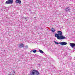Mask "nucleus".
<instances>
[{"label": "nucleus", "mask_w": 75, "mask_h": 75, "mask_svg": "<svg viewBox=\"0 0 75 75\" xmlns=\"http://www.w3.org/2000/svg\"><path fill=\"white\" fill-rule=\"evenodd\" d=\"M30 75H40V74L38 71L34 69L31 71L30 74Z\"/></svg>", "instance_id": "1"}, {"label": "nucleus", "mask_w": 75, "mask_h": 75, "mask_svg": "<svg viewBox=\"0 0 75 75\" xmlns=\"http://www.w3.org/2000/svg\"><path fill=\"white\" fill-rule=\"evenodd\" d=\"M61 35H62V32L61 31L57 32V33L55 34V37H57V38H58L59 37H60Z\"/></svg>", "instance_id": "2"}, {"label": "nucleus", "mask_w": 75, "mask_h": 75, "mask_svg": "<svg viewBox=\"0 0 75 75\" xmlns=\"http://www.w3.org/2000/svg\"><path fill=\"white\" fill-rule=\"evenodd\" d=\"M13 2V0H8V1H6V4H12Z\"/></svg>", "instance_id": "3"}, {"label": "nucleus", "mask_w": 75, "mask_h": 75, "mask_svg": "<svg viewBox=\"0 0 75 75\" xmlns=\"http://www.w3.org/2000/svg\"><path fill=\"white\" fill-rule=\"evenodd\" d=\"M66 38L65 37L63 36V35H61L60 36V37H59L57 39H61V40H62L63 39H65Z\"/></svg>", "instance_id": "4"}, {"label": "nucleus", "mask_w": 75, "mask_h": 75, "mask_svg": "<svg viewBox=\"0 0 75 75\" xmlns=\"http://www.w3.org/2000/svg\"><path fill=\"white\" fill-rule=\"evenodd\" d=\"M59 44L61 45H67V43L65 42H63L59 43Z\"/></svg>", "instance_id": "5"}, {"label": "nucleus", "mask_w": 75, "mask_h": 75, "mask_svg": "<svg viewBox=\"0 0 75 75\" xmlns=\"http://www.w3.org/2000/svg\"><path fill=\"white\" fill-rule=\"evenodd\" d=\"M16 3H19V4H20L21 3V2L20 0H16Z\"/></svg>", "instance_id": "6"}, {"label": "nucleus", "mask_w": 75, "mask_h": 75, "mask_svg": "<svg viewBox=\"0 0 75 75\" xmlns=\"http://www.w3.org/2000/svg\"><path fill=\"white\" fill-rule=\"evenodd\" d=\"M69 10H70V8H69V7H67L65 9V11H69Z\"/></svg>", "instance_id": "7"}, {"label": "nucleus", "mask_w": 75, "mask_h": 75, "mask_svg": "<svg viewBox=\"0 0 75 75\" xmlns=\"http://www.w3.org/2000/svg\"><path fill=\"white\" fill-rule=\"evenodd\" d=\"M70 45L71 47H75V43H70Z\"/></svg>", "instance_id": "8"}, {"label": "nucleus", "mask_w": 75, "mask_h": 75, "mask_svg": "<svg viewBox=\"0 0 75 75\" xmlns=\"http://www.w3.org/2000/svg\"><path fill=\"white\" fill-rule=\"evenodd\" d=\"M51 30L53 33H54L55 31V29L54 28H52Z\"/></svg>", "instance_id": "9"}, {"label": "nucleus", "mask_w": 75, "mask_h": 75, "mask_svg": "<svg viewBox=\"0 0 75 75\" xmlns=\"http://www.w3.org/2000/svg\"><path fill=\"white\" fill-rule=\"evenodd\" d=\"M20 47L21 48H22V47H23V48H24V45H23V43H21L20 44Z\"/></svg>", "instance_id": "10"}, {"label": "nucleus", "mask_w": 75, "mask_h": 75, "mask_svg": "<svg viewBox=\"0 0 75 75\" xmlns=\"http://www.w3.org/2000/svg\"><path fill=\"white\" fill-rule=\"evenodd\" d=\"M39 51L40 53H44V52L42 50H40Z\"/></svg>", "instance_id": "11"}, {"label": "nucleus", "mask_w": 75, "mask_h": 75, "mask_svg": "<svg viewBox=\"0 0 75 75\" xmlns=\"http://www.w3.org/2000/svg\"><path fill=\"white\" fill-rule=\"evenodd\" d=\"M32 51L34 53H35L36 52V50H33Z\"/></svg>", "instance_id": "12"}, {"label": "nucleus", "mask_w": 75, "mask_h": 75, "mask_svg": "<svg viewBox=\"0 0 75 75\" xmlns=\"http://www.w3.org/2000/svg\"><path fill=\"white\" fill-rule=\"evenodd\" d=\"M54 42L56 44H59V43H58L57 42L54 41Z\"/></svg>", "instance_id": "13"}, {"label": "nucleus", "mask_w": 75, "mask_h": 75, "mask_svg": "<svg viewBox=\"0 0 75 75\" xmlns=\"http://www.w3.org/2000/svg\"><path fill=\"white\" fill-rule=\"evenodd\" d=\"M26 48H28V46H26Z\"/></svg>", "instance_id": "14"}, {"label": "nucleus", "mask_w": 75, "mask_h": 75, "mask_svg": "<svg viewBox=\"0 0 75 75\" xmlns=\"http://www.w3.org/2000/svg\"><path fill=\"white\" fill-rule=\"evenodd\" d=\"M74 50H75V48H74Z\"/></svg>", "instance_id": "15"}]
</instances>
